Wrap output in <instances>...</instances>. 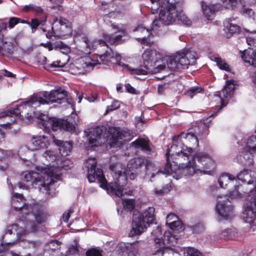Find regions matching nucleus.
I'll list each match as a JSON object with an SVG mask.
<instances>
[{
	"label": "nucleus",
	"instance_id": "f257e3e1",
	"mask_svg": "<svg viewBox=\"0 0 256 256\" xmlns=\"http://www.w3.org/2000/svg\"><path fill=\"white\" fill-rule=\"evenodd\" d=\"M173 163L166 167L164 171L154 167L151 177L154 178L156 174L158 173L170 174L174 172L178 178H182L192 176L198 172H210L216 167L215 161L210 156L204 152H194L190 159L183 160L182 162L174 160Z\"/></svg>",
	"mask_w": 256,
	"mask_h": 256
},
{
	"label": "nucleus",
	"instance_id": "f03ea898",
	"mask_svg": "<svg viewBox=\"0 0 256 256\" xmlns=\"http://www.w3.org/2000/svg\"><path fill=\"white\" fill-rule=\"evenodd\" d=\"M60 168L54 166L44 168L40 172L34 171L23 172L20 176L21 182L18 183L20 188L28 189L34 184L38 186L40 191L50 194L52 185L61 178Z\"/></svg>",
	"mask_w": 256,
	"mask_h": 256
},
{
	"label": "nucleus",
	"instance_id": "7ed1b4c3",
	"mask_svg": "<svg viewBox=\"0 0 256 256\" xmlns=\"http://www.w3.org/2000/svg\"><path fill=\"white\" fill-rule=\"evenodd\" d=\"M66 92L61 88L52 90L50 92H45L43 95L44 98L34 94L18 107L12 108L0 113V117L18 116L22 110L26 106H39L40 104H48L49 102L61 104L62 101L66 100Z\"/></svg>",
	"mask_w": 256,
	"mask_h": 256
},
{
	"label": "nucleus",
	"instance_id": "20e7f679",
	"mask_svg": "<svg viewBox=\"0 0 256 256\" xmlns=\"http://www.w3.org/2000/svg\"><path fill=\"white\" fill-rule=\"evenodd\" d=\"M161 55L156 50H146L142 54V58L144 68H133L126 65V68L132 74L144 75L160 72L166 68L163 60H161Z\"/></svg>",
	"mask_w": 256,
	"mask_h": 256
},
{
	"label": "nucleus",
	"instance_id": "39448f33",
	"mask_svg": "<svg viewBox=\"0 0 256 256\" xmlns=\"http://www.w3.org/2000/svg\"><path fill=\"white\" fill-rule=\"evenodd\" d=\"M110 168L113 172L112 176L114 181L110 182L108 188L116 196L121 197L123 195V186L126 184V175H129L130 179L132 180L135 178L136 174L132 171L129 173L131 170H126L125 166L120 164L116 166H110Z\"/></svg>",
	"mask_w": 256,
	"mask_h": 256
},
{
	"label": "nucleus",
	"instance_id": "423d86ee",
	"mask_svg": "<svg viewBox=\"0 0 256 256\" xmlns=\"http://www.w3.org/2000/svg\"><path fill=\"white\" fill-rule=\"evenodd\" d=\"M154 208L149 207L144 210L142 214L138 212L134 214L132 228L129 232L130 236L140 235L148 226L154 222Z\"/></svg>",
	"mask_w": 256,
	"mask_h": 256
},
{
	"label": "nucleus",
	"instance_id": "0eeeda50",
	"mask_svg": "<svg viewBox=\"0 0 256 256\" xmlns=\"http://www.w3.org/2000/svg\"><path fill=\"white\" fill-rule=\"evenodd\" d=\"M159 20H154L152 24L151 29L156 30L161 24L168 25L172 24L176 20L178 16V7L175 3L169 1L162 2L160 6Z\"/></svg>",
	"mask_w": 256,
	"mask_h": 256
},
{
	"label": "nucleus",
	"instance_id": "6e6552de",
	"mask_svg": "<svg viewBox=\"0 0 256 256\" xmlns=\"http://www.w3.org/2000/svg\"><path fill=\"white\" fill-rule=\"evenodd\" d=\"M36 230L37 226L33 222L25 223L24 228H18L17 224L8 226L2 238V245L12 244L14 242L16 238L36 232Z\"/></svg>",
	"mask_w": 256,
	"mask_h": 256
},
{
	"label": "nucleus",
	"instance_id": "1a4fd4ad",
	"mask_svg": "<svg viewBox=\"0 0 256 256\" xmlns=\"http://www.w3.org/2000/svg\"><path fill=\"white\" fill-rule=\"evenodd\" d=\"M173 141V144L170 148L167 151L166 156V167L172 164L170 160H175V161L179 160L182 162L183 160H188L190 159L192 154L194 152L192 148L188 147L179 141L176 143Z\"/></svg>",
	"mask_w": 256,
	"mask_h": 256
},
{
	"label": "nucleus",
	"instance_id": "9d476101",
	"mask_svg": "<svg viewBox=\"0 0 256 256\" xmlns=\"http://www.w3.org/2000/svg\"><path fill=\"white\" fill-rule=\"evenodd\" d=\"M242 218L248 224L254 222L256 220V187L250 191L245 200Z\"/></svg>",
	"mask_w": 256,
	"mask_h": 256
},
{
	"label": "nucleus",
	"instance_id": "9b49d317",
	"mask_svg": "<svg viewBox=\"0 0 256 256\" xmlns=\"http://www.w3.org/2000/svg\"><path fill=\"white\" fill-rule=\"evenodd\" d=\"M45 116L42 118V128L46 131H50L52 129L53 131L58 130H63L66 131L72 132L74 129V126L72 123L67 120L59 119L56 118H48V120H45ZM46 118L47 117L46 116Z\"/></svg>",
	"mask_w": 256,
	"mask_h": 256
},
{
	"label": "nucleus",
	"instance_id": "f8f14e48",
	"mask_svg": "<svg viewBox=\"0 0 256 256\" xmlns=\"http://www.w3.org/2000/svg\"><path fill=\"white\" fill-rule=\"evenodd\" d=\"M96 54L99 59L96 61L92 60L91 61L92 63L96 64L94 66L97 64L108 65L110 63H114L126 67V64H122L120 62L122 58L121 56L116 53H114L108 44L106 46L104 45V48L100 50L99 53H96Z\"/></svg>",
	"mask_w": 256,
	"mask_h": 256
},
{
	"label": "nucleus",
	"instance_id": "ddd939ff",
	"mask_svg": "<svg viewBox=\"0 0 256 256\" xmlns=\"http://www.w3.org/2000/svg\"><path fill=\"white\" fill-rule=\"evenodd\" d=\"M96 160L94 158H88L84 163L87 168V177L90 182H94L96 178L101 184L102 186H106V180L104 178L100 168L96 169Z\"/></svg>",
	"mask_w": 256,
	"mask_h": 256
},
{
	"label": "nucleus",
	"instance_id": "4468645a",
	"mask_svg": "<svg viewBox=\"0 0 256 256\" xmlns=\"http://www.w3.org/2000/svg\"><path fill=\"white\" fill-rule=\"evenodd\" d=\"M168 68L171 70H182L188 68V60L184 57V52H179L174 56L166 57Z\"/></svg>",
	"mask_w": 256,
	"mask_h": 256
},
{
	"label": "nucleus",
	"instance_id": "2eb2a0df",
	"mask_svg": "<svg viewBox=\"0 0 256 256\" xmlns=\"http://www.w3.org/2000/svg\"><path fill=\"white\" fill-rule=\"evenodd\" d=\"M228 198L225 196H219L218 198L216 205V211L218 216L224 220L231 219L234 216L233 208L232 206L227 204Z\"/></svg>",
	"mask_w": 256,
	"mask_h": 256
},
{
	"label": "nucleus",
	"instance_id": "dca6fc26",
	"mask_svg": "<svg viewBox=\"0 0 256 256\" xmlns=\"http://www.w3.org/2000/svg\"><path fill=\"white\" fill-rule=\"evenodd\" d=\"M90 58L78 59L74 64L70 66L69 72L73 74H80L86 73L90 67H94L95 63H92Z\"/></svg>",
	"mask_w": 256,
	"mask_h": 256
},
{
	"label": "nucleus",
	"instance_id": "f3484780",
	"mask_svg": "<svg viewBox=\"0 0 256 256\" xmlns=\"http://www.w3.org/2000/svg\"><path fill=\"white\" fill-rule=\"evenodd\" d=\"M104 130L105 128L101 126L89 130L88 135L89 136V144L92 147L98 146L105 142Z\"/></svg>",
	"mask_w": 256,
	"mask_h": 256
},
{
	"label": "nucleus",
	"instance_id": "a211bd4d",
	"mask_svg": "<svg viewBox=\"0 0 256 256\" xmlns=\"http://www.w3.org/2000/svg\"><path fill=\"white\" fill-rule=\"evenodd\" d=\"M110 132L112 134V142L114 144H121L123 141L130 140L132 138L131 132L127 129L112 128Z\"/></svg>",
	"mask_w": 256,
	"mask_h": 256
},
{
	"label": "nucleus",
	"instance_id": "6ab92c4d",
	"mask_svg": "<svg viewBox=\"0 0 256 256\" xmlns=\"http://www.w3.org/2000/svg\"><path fill=\"white\" fill-rule=\"evenodd\" d=\"M26 201L22 194L15 193L12 196V204L16 210L20 212L23 214H28V211L32 210V206L26 204Z\"/></svg>",
	"mask_w": 256,
	"mask_h": 256
},
{
	"label": "nucleus",
	"instance_id": "aec40b11",
	"mask_svg": "<svg viewBox=\"0 0 256 256\" xmlns=\"http://www.w3.org/2000/svg\"><path fill=\"white\" fill-rule=\"evenodd\" d=\"M17 45L15 37L8 36L4 38L0 35V50L5 54H12L14 53Z\"/></svg>",
	"mask_w": 256,
	"mask_h": 256
},
{
	"label": "nucleus",
	"instance_id": "412c9836",
	"mask_svg": "<svg viewBox=\"0 0 256 256\" xmlns=\"http://www.w3.org/2000/svg\"><path fill=\"white\" fill-rule=\"evenodd\" d=\"M134 32L136 38L142 44L151 46L153 44V42L149 38L150 34V30L142 24H138L135 28Z\"/></svg>",
	"mask_w": 256,
	"mask_h": 256
},
{
	"label": "nucleus",
	"instance_id": "4be33fe9",
	"mask_svg": "<svg viewBox=\"0 0 256 256\" xmlns=\"http://www.w3.org/2000/svg\"><path fill=\"white\" fill-rule=\"evenodd\" d=\"M33 208L32 210L28 211V214H26L28 216L26 223L33 222L37 226V230L36 232L38 230V225L44 222L47 218V214L46 212L42 210H38L36 212H34Z\"/></svg>",
	"mask_w": 256,
	"mask_h": 256
},
{
	"label": "nucleus",
	"instance_id": "5701e85b",
	"mask_svg": "<svg viewBox=\"0 0 256 256\" xmlns=\"http://www.w3.org/2000/svg\"><path fill=\"white\" fill-rule=\"evenodd\" d=\"M83 41L85 44L83 52L86 54H90L92 50H97V53H99L104 48V45H107L104 41L100 40H91L88 38H84Z\"/></svg>",
	"mask_w": 256,
	"mask_h": 256
},
{
	"label": "nucleus",
	"instance_id": "b1692460",
	"mask_svg": "<svg viewBox=\"0 0 256 256\" xmlns=\"http://www.w3.org/2000/svg\"><path fill=\"white\" fill-rule=\"evenodd\" d=\"M183 139L185 140L186 144L192 146H197L198 144L196 136L191 132H188L187 134L182 132L180 134L173 137V140L176 143H178L179 141H181L183 143Z\"/></svg>",
	"mask_w": 256,
	"mask_h": 256
},
{
	"label": "nucleus",
	"instance_id": "393cba45",
	"mask_svg": "<svg viewBox=\"0 0 256 256\" xmlns=\"http://www.w3.org/2000/svg\"><path fill=\"white\" fill-rule=\"evenodd\" d=\"M152 254L155 256H179L178 252L174 249L166 246V244L162 246L152 248Z\"/></svg>",
	"mask_w": 256,
	"mask_h": 256
},
{
	"label": "nucleus",
	"instance_id": "a878e982",
	"mask_svg": "<svg viewBox=\"0 0 256 256\" xmlns=\"http://www.w3.org/2000/svg\"><path fill=\"white\" fill-rule=\"evenodd\" d=\"M166 236L162 232L161 228L159 226H156L151 232V238L154 241V245L152 248L157 247L158 246H162L165 242L164 239Z\"/></svg>",
	"mask_w": 256,
	"mask_h": 256
},
{
	"label": "nucleus",
	"instance_id": "bb28decb",
	"mask_svg": "<svg viewBox=\"0 0 256 256\" xmlns=\"http://www.w3.org/2000/svg\"><path fill=\"white\" fill-rule=\"evenodd\" d=\"M232 21V18H228L224 22V30L228 38L232 36L233 34L238 33L240 30V27L236 24H233Z\"/></svg>",
	"mask_w": 256,
	"mask_h": 256
},
{
	"label": "nucleus",
	"instance_id": "cd10ccee",
	"mask_svg": "<svg viewBox=\"0 0 256 256\" xmlns=\"http://www.w3.org/2000/svg\"><path fill=\"white\" fill-rule=\"evenodd\" d=\"M31 142L34 148L36 150L46 148L50 144L48 138L45 136H33Z\"/></svg>",
	"mask_w": 256,
	"mask_h": 256
},
{
	"label": "nucleus",
	"instance_id": "c85d7f7f",
	"mask_svg": "<svg viewBox=\"0 0 256 256\" xmlns=\"http://www.w3.org/2000/svg\"><path fill=\"white\" fill-rule=\"evenodd\" d=\"M54 142L59 146L60 152L62 156H66L70 154L72 149V144L70 142H63L52 137Z\"/></svg>",
	"mask_w": 256,
	"mask_h": 256
},
{
	"label": "nucleus",
	"instance_id": "c756f323",
	"mask_svg": "<svg viewBox=\"0 0 256 256\" xmlns=\"http://www.w3.org/2000/svg\"><path fill=\"white\" fill-rule=\"evenodd\" d=\"M242 58L246 62L256 67V50L248 48L242 53Z\"/></svg>",
	"mask_w": 256,
	"mask_h": 256
},
{
	"label": "nucleus",
	"instance_id": "7c9ffc66",
	"mask_svg": "<svg viewBox=\"0 0 256 256\" xmlns=\"http://www.w3.org/2000/svg\"><path fill=\"white\" fill-rule=\"evenodd\" d=\"M256 156V154L248 150L246 146L244 148L242 152V155L240 156V160L242 162H244L246 165H251L253 164V158Z\"/></svg>",
	"mask_w": 256,
	"mask_h": 256
},
{
	"label": "nucleus",
	"instance_id": "2f4dec72",
	"mask_svg": "<svg viewBox=\"0 0 256 256\" xmlns=\"http://www.w3.org/2000/svg\"><path fill=\"white\" fill-rule=\"evenodd\" d=\"M218 182L222 188H226L228 184L234 183V182H236V180L234 176L229 174L224 173L221 174Z\"/></svg>",
	"mask_w": 256,
	"mask_h": 256
},
{
	"label": "nucleus",
	"instance_id": "473e14b6",
	"mask_svg": "<svg viewBox=\"0 0 256 256\" xmlns=\"http://www.w3.org/2000/svg\"><path fill=\"white\" fill-rule=\"evenodd\" d=\"M131 146L136 148H140L144 152L150 150L148 141L143 138H138L133 142Z\"/></svg>",
	"mask_w": 256,
	"mask_h": 256
},
{
	"label": "nucleus",
	"instance_id": "72a5a7b5",
	"mask_svg": "<svg viewBox=\"0 0 256 256\" xmlns=\"http://www.w3.org/2000/svg\"><path fill=\"white\" fill-rule=\"evenodd\" d=\"M126 248L128 256H138L139 254V246L138 242L128 244Z\"/></svg>",
	"mask_w": 256,
	"mask_h": 256
},
{
	"label": "nucleus",
	"instance_id": "f704fd0d",
	"mask_svg": "<svg viewBox=\"0 0 256 256\" xmlns=\"http://www.w3.org/2000/svg\"><path fill=\"white\" fill-rule=\"evenodd\" d=\"M234 82L233 80L226 81V86L222 92L224 97L227 98L230 94L231 92L234 90L235 86Z\"/></svg>",
	"mask_w": 256,
	"mask_h": 256
},
{
	"label": "nucleus",
	"instance_id": "c9c22d12",
	"mask_svg": "<svg viewBox=\"0 0 256 256\" xmlns=\"http://www.w3.org/2000/svg\"><path fill=\"white\" fill-rule=\"evenodd\" d=\"M250 171L248 170H244L241 171L238 175V178L244 182H247L248 184L252 183L250 180Z\"/></svg>",
	"mask_w": 256,
	"mask_h": 256
},
{
	"label": "nucleus",
	"instance_id": "e433bc0d",
	"mask_svg": "<svg viewBox=\"0 0 256 256\" xmlns=\"http://www.w3.org/2000/svg\"><path fill=\"white\" fill-rule=\"evenodd\" d=\"M202 10L204 14L208 20H212L214 17V10L206 5H204V2H202Z\"/></svg>",
	"mask_w": 256,
	"mask_h": 256
},
{
	"label": "nucleus",
	"instance_id": "4c0bfd02",
	"mask_svg": "<svg viewBox=\"0 0 256 256\" xmlns=\"http://www.w3.org/2000/svg\"><path fill=\"white\" fill-rule=\"evenodd\" d=\"M248 150L256 154V136L248 138L246 142V146Z\"/></svg>",
	"mask_w": 256,
	"mask_h": 256
},
{
	"label": "nucleus",
	"instance_id": "58836bf2",
	"mask_svg": "<svg viewBox=\"0 0 256 256\" xmlns=\"http://www.w3.org/2000/svg\"><path fill=\"white\" fill-rule=\"evenodd\" d=\"M104 38L110 44H118L121 42V36L115 34L114 35L104 34Z\"/></svg>",
	"mask_w": 256,
	"mask_h": 256
},
{
	"label": "nucleus",
	"instance_id": "ea45409f",
	"mask_svg": "<svg viewBox=\"0 0 256 256\" xmlns=\"http://www.w3.org/2000/svg\"><path fill=\"white\" fill-rule=\"evenodd\" d=\"M236 234L237 230L236 228L234 227H232L222 230L221 232V235L225 238H233Z\"/></svg>",
	"mask_w": 256,
	"mask_h": 256
},
{
	"label": "nucleus",
	"instance_id": "a19ab883",
	"mask_svg": "<svg viewBox=\"0 0 256 256\" xmlns=\"http://www.w3.org/2000/svg\"><path fill=\"white\" fill-rule=\"evenodd\" d=\"M54 48L64 54H67L70 51V48L60 41L55 42Z\"/></svg>",
	"mask_w": 256,
	"mask_h": 256
},
{
	"label": "nucleus",
	"instance_id": "79ce46f5",
	"mask_svg": "<svg viewBox=\"0 0 256 256\" xmlns=\"http://www.w3.org/2000/svg\"><path fill=\"white\" fill-rule=\"evenodd\" d=\"M221 1L225 8L232 10L236 8L238 2H241V0H221Z\"/></svg>",
	"mask_w": 256,
	"mask_h": 256
},
{
	"label": "nucleus",
	"instance_id": "37998d69",
	"mask_svg": "<svg viewBox=\"0 0 256 256\" xmlns=\"http://www.w3.org/2000/svg\"><path fill=\"white\" fill-rule=\"evenodd\" d=\"M184 256H202L197 249L188 247L184 250Z\"/></svg>",
	"mask_w": 256,
	"mask_h": 256
},
{
	"label": "nucleus",
	"instance_id": "c03bdc74",
	"mask_svg": "<svg viewBox=\"0 0 256 256\" xmlns=\"http://www.w3.org/2000/svg\"><path fill=\"white\" fill-rule=\"evenodd\" d=\"M142 164V160L140 158H136L132 160L128 164V167L129 169H136Z\"/></svg>",
	"mask_w": 256,
	"mask_h": 256
},
{
	"label": "nucleus",
	"instance_id": "a18cd8bd",
	"mask_svg": "<svg viewBox=\"0 0 256 256\" xmlns=\"http://www.w3.org/2000/svg\"><path fill=\"white\" fill-rule=\"evenodd\" d=\"M176 20H180L184 24L190 26L192 24V22L183 12L182 10H180V8L178 7V16Z\"/></svg>",
	"mask_w": 256,
	"mask_h": 256
},
{
	"label": "nucleus",
	"instance_id": "49530a36",
	"mask_svg": "<svg viewBox=\"0 0 256 256\" xmlns=\"http://www.w3.org/2000/svg\"><path fill=\"white\" fill-rule=\"evenodd\" d=\"M214 60L216 62L218 66L221 70H223L228 72L230 71L229 66L220 58L216 57Z\"/></svg>",
	"mask_w": 256,
	"mask_h": 256
},
{
	"label": "nucleus",
	"instance_id": "de8ad7c7",
	"mask_svg": "<svg viewBox=\"0 0 256 256\" xmlns=\"http://www.w3.org/2000/svg\"><path fill=\"white\" fill-rule=\"evenodd\" d=\"M171 223L168 224V226L173 230L178 231L183 230L182 224L181 221L178 220L176 221H172Z\"/></svg>",
	"mask_w": 256,
	"mask_h": 256
},
{
	"label": "nucleus",
	"instance_id": "09e8293b",
	"mask_svg": "<svg viewBox=\"0 0 256 256\" xmlns=\"http://www.w3.org/2000/svg\"><path fill=\"white\" fill-rule=\"evenodd\" d=\"M44 156L50 162H54L57 160L56 154L52 150H46L44 154Z\"/></svg>",
	"mask_w": 256,
	"mask_h": 256
},
{
	"label": "nucleus",
	"instance_id": "8fccbe9b",
	"mask_svg": "<svg viewBox=\"0 0 256 256\" xmlns=\"http://www.w3.org/2000/svg\"><path fill=\"white\" fill-rule=\"evenodd\" d=\"M122 204L125 209L130 211L134 208L135 203L132 199H124L122 200Z\"/></svg>",
	"mask_w": 256,
	"mask_h": 256
},
{
	"label": "nucleus",
	"instance_id": "3c124183",
	"mask_svg": "<svg viewBox=\"0 0 256 256\" xmlns=\"http://www.w3.org/2000/svg\"><path fill=\"white\" fill-rule=\"evenodd\" d=\"M68 21L62 17H56L53 20L52 29L54 26H57L60 24V26H64L66 24Z\"/></svg>",
	"mask_w": 256,
	"mask_h": 256
},
{
	"label": "nucleus",
	"instance_id": "603ef678",
	"mask_svg": "<svg viewBox=\"0 0 256 256\" xmlns=\"http://www.w3.org/2000/svg\"><path fill=\"white\" fill-rule=\"evenodd\" d=\"M46 20V16H44V20H42L40 22L36 18L32 19L30 23L28 22V24L30 26L32 29L36 30L38 26L40 25H44L45 22Z\"/></svg>",
	"mask_w": 256,
	"mask_h": 256
},
{
	"label": "nucleus",
	"instance_id": "864d4df0",
	"mask_svg": "<svg viewBox=\"0 0 256 256\" xmlns=\"http://www.w3.org/2000/svg\"><path fill=\"white\" fill-rule=\"evenodd\" d=\"M184 57L186 58V59L188 60V65L195 64L197 59L196 54L194 52H187L184 53Z\"/></svg>",
	"mask_w": 256,
	"mask_h": 256
},
{
	"label": "nucleus",
	"instance_id": "5fc2aeb1",
	"mask_svg": "<svg viewBox=\"0 0 256 256\" xmlns=\"http://www.w3.org/2000/svg\"><path fill=\"white\" fill-rule=\"evenodd\" d=\"M201 87H193L185 92V94L192 98L196 94L200 93L202 90Z\"/></svg>",
	"mask_w": 256,
	"mask_h": 256
},
{
	"label": "nucleus",
	"instance_id": "6e6d98bb",
	"mask_svg": "<svg viewBox=\"0 0 256 256\" xmlns=\"http://www.w3.org/2000/svg\"><path fill=\"white\" fill-rule=\"evenodd\" d=\"M24 10L25 12L32 10L38 14L41 13L42 12V9L40 7L34 6V4L26 6L24 8Z\"/></svg>",
	"mask_w": 256,
	"mask_h": 256
},
{
	"label": "nucleus",
	"instance_id": "4d7b16f0",
	"mask_svg": "<svg viewBox=\"0 0 256 256\" xmlns=\"http://www.w3.org/2000/svg\"><path fill=\"white\" fill-rule=\"evenodd\" d=\"M151 2V8L152 10L156 11L162 4V2H166L164 0H150Z\"/></svg>",
	"mask_w": 256,
	"mask_h": 256
},
{
	"label": "nucleus",
	"instance_id": "13d9d810",
	"mask_svg": "<svg viewBox=\"0 0 256 256\" xmlns=\"http://www.w3.org/2000/svg\"><path fill=\"white\" fill-rule=\"evenodd\" d=\"M238 186H235L232 190L230 192V196L232 198H236L241 197V193L238 191Z\"/></svg>",
	"mask_w": 256,
	"mask_h": 256
},
{
	"label": "nucleus",
	"instance_id": "bf43d9fd",
	"mask_svg": "<svg viewBox=\"0 0 256 256\" xmlns=\"http://www.w3.org/2000/svg\"><path fill=\"white\" fill-rule=\"evenodd\" d=\"M120 106V102L118 101H114L110 106H107L106 112H112L118 108Z\"/></svg>",
	"mask_w": 256,
	"mask_h": 256
},
{
	"label": "nucleus",
	"instance_id": "052dcab7",
	"mask_svg": "<svg viewBox=\"0 0 256 256\" xmlns=\"http://www.w3.org/2000/svg\"><path fill=\"white\" fill-rule=\"evenodd\" d=\"M178 220V217L174 214H170L166 217V224H172L171 222L172 221H176Z\"/></svg>",
	"mask_w": 256,
	"mask_h": 256
},
{
	"label": "nucleus",
	"instance_id": "680f3d73",
	"mask_svg": "<svg viewBox=\"0 0 256 256\" xmlns=\"http://www.w3.org/2000/svg\"><path fill=\"white\" fill-rule=\"evenodd\" d=\"M86 256H102L101 252L96 249L88 250L86 252Z\"/></svg>",
	"mask_w": 256,
	"mask_h": 256
},
{
	"label": "nucleus",
	"instance_id": "e2e57ef3",
	"mask_svg": "<svg viewBox=\"0 0 256 256\" xmlns=\"http://www.w3.org/2000/svg\"><path fill=\"white\" fill-rule=\"evenodd\" d=\"M19 18L15 17H12L10 18L8 20V27L10 28H13L14 26L18 24L19 22Z\"/></svg>",
	"mask_w": 256,
	"mask_h": 256
},
{
	"label": "nucleus",
	"instance_id": "0e129e2a",
	"mask_svg": "<svg viewBox=\"0 0 256 256\" xmlns=\"http://www.w3.org/2000/svg\"><path fill=\"white\" fill-rule=\"evenodd\" d=\"M78 256V250L76 246H72L69 248L68 254L67 256Z\"/></svg>",
	"mask_w": 256,
	"mask_h": 256
},
{
	"label": "nucleus",
	"instance_id": "69168bd1",
	"mask_svg": "<svg viewBox=\"0 0 256 256\" xmlns=\"http://www.w3.org/2000/svg\"><path fill=\"white\" fill-rule=\"evenodd\" d=\"M170 190V186L167 184L165 187L163 188L158 190H156L154 192L156 194H163L168 192Z\"/></svg>",
	"mask_w": 256,
	"mask_h": 256
},
{
	"label": "nucleus",
	"instance_id": "338daca9",
	"mask_svg": "<svg viewBox=\"0 0 256 256\" xmlns=\"http://www.w3.org/2000/svg\"><path fill=\"white\" fill-rule=\"evenodd\" d=\"M246 42L248 45L256 48V40L251 36H246Z\"/></svg>",
	"mask_w": 256,
	"mask_h": 256
},
{
	"label": "nucleus",
	"instance_id": "774afa93",
	"mask_svg": "<svg viewBox=\"0 0 256 256\" xmlns=\"http://www.w3.org/2000/svg\"><path fill=\"white\" fill-rule=\"evenodd\" d=\"M72 210H68L67 212L64 213L62 217L63 221L65 222H68L70 214L72 213Z\"/></svg>",
	"mask_w": 256,
	"mask_h": 256
}]
</instances>
